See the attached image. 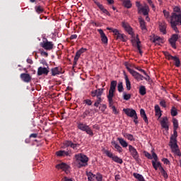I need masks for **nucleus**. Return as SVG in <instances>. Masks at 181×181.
I'll return each instance as SVG.
<instances>
[{
	"mask_svg": "<svg viewBox=\"0 0 181 181\" xmlns=\"http://www.w3.org/2000/svg\"><path fill=\"white\" fill-rule=\"evenodd\" d=\"M101 105L102 106L99 108H100V111H102V112H104V111H105V110H107V105L103 104Z\"/></svg>",
	"mask_w": 181,
	"mask_h": 181,
	"instance_id": "nucleus-55",
	"label": "nucleus"
},
{
	"mask_svg": "<svg viewBox=\"0 0 181 181\" xmlns=\"http://www.w3.org/2000/svg\"><path fill=\"white\" fill-rule=\"evenodd\" d=\"M107 30H112V33H114L115 36L116 37L117 35H119V31L117 29H114L111 28H107Z\"/></svg>",
	"mask_w": 181,
	"mask_h": 181,
	"instance_id": "nucleus-46",
	"label": "nucleus"
},
{
	"mask_svg": "<svg viewBox=\"0 0 181 181\" xmlns=\"http://www.w3.org/2000/svg\"><path fill=\"white\" fill-rule=\"evenodd\" d=\"M35 11L37 12V13H43V8L40 6H35Z\"/></svg>",
	"mask_w": 181,
	"mask_h": 181,
	"instance_id": "nucleus-48",
	"label": "nucleus"
},
{
	"mask_svg": "<svg viewBox=\"0 0 181 181\" xmlns=\"http://www.w3.org/2000/svg\"><path fill=\"white\" fill-rule=\"evenodd\" d=\"M135 69L138 70L141 73H143V74L146 75V71H145V70L141 69L140 67H136Z\"/></svg>",
	"mask_w": 181,
	"mask_h": 181,
	"instance_id": "nucleus-56",
	"label": "nucleus"
},
{
	"mask_svg": "<svg viewBox=\"0 0 181 181\" xmlns=\"http://www.w3.org/2000/svg\"><path fill=\"white\" fill-rule=\"evenodd\" d=\"M41 64H43V66H46L47 67H49V65L47 64V62H46V59H42L40 62Z\"/></svg>",
	"mask_w": 181,
	"mask_h": 181,
	"instance_id": "nucleus-57",
	"label": "nucleus"
},
{
	"mask_svg": "<svg viewBox=\"0 0 181 181\" xmlns=\"http://www.w3.org/2000/svg\"><path fill=\"white\" fill-rule=\"evenodd\" d=\"M88 160L89 158L86 156V154L78 153L75 155V163L79 168L88 166Z\"/></svg>",
	"mask_w": 181,
	"mask_h": 181,
	"instance_id": "nucleus-2",
	"label": "nucleus"
},
{
	"mask_svg": "<svg viewBox=\"0 0 181 181\" xmlns=\"http://www.w3.org/2000/svg\"><path fill=\"white\" fill-rule=\"evenodd\" d=\"M86 51H87V49L82 47L78 52H79L81 53V54H83V53H84Z\"/></svg>",
	"mask_w": 181,
	"mask_h": 181,
	"instance_id": "nucleus-60",
	"label": "nucleus"
},
{
	"mask_svg": "<svg viewBox=\"0 0 181 181\" xmlns=\"http://www.w3.org/2000/svg\"><path fill=\"white\" fill-rule=\"evenodd\" d=\"M173 60L175 62L176 67H180V59L177 57L175 56Z\"/></svg>",
	"mask_w": 181,
	"mask_h": 181,
	"instance_id": "nucleus-41",
	"label": "nucleus"
},
{
	"mask_svg": "<svg viewBox=\"0 0 181 181\" xmlns=\"http://www.w3.org/2000/svg\"><path fill=\"white\" fill-rule=\"evenodd\" d=\"M104 93V88H98L90 92L91 97H96L97 100L94 103V107H98V106L103 103V98H101V95H103Z\"/></svg>",
	"mask_w": 181,
	"mask_h": 181,
	"instance_id": "nucleus-3",
	"label": "nucleus"
},
{
	"mask_svg": "<svg viewBox=\"0 0 181 181\" xmlns=\"http://www.w3.org/2000/svg\"><path fill=\"white\" fill-rule=\"evenodd\" d=\"M56 155L57 156H70V155H71V151H66L60 150L56 152Z\"/></svg>",
	"mask_w": 181,
	"mask_h": 181,
	"instance_id": "nucleus-20",
	"label": "nucleus"
},
{
	"mask_svg": "<svg viewBox=\"0 0 181 181\" xmlns=\"http://www.w3.org/2000/svg\"><path fill=\"white\" fill-rule=\"evenodd\" d=\"M172 117H176L177 115V109L175 106H173L170 110Z\"/></svg>",
	"mask_w": 181,
	"mask_h": 181,
	"instance_id": "nucleus-42",
	"label": "nucleus"
},
{
	"mask_svg": "<svg viewBox=\"0 0 181 181\" xmlns=\"http://www.w3.org/2000/svg\"><path fill=\"white\" fill-rule=\"evenodd\" d=\"M41 46L45 49V50H52L53 49V42H49V41H43L42 42L40 43Z\"/></svg>",
	"mask_w": 181,
	"mask_h": 181,
	"instance_id": "nucleus-12",
	"label": "nucleus"
},
{
	"mask_svg": "<svg viewBox=\"0 0 181 181\" xmlns=\"http://www.w3.org/2000/svg\"><path fill=\"white\" fill-rule=\"evenodd\" d=\"M170 146L173 153L177 156H181L180 150H179L177 145V130L173 129V134L170 138Z\"/></svg>",
	"mask_w": 181,
	"mask_h": 181,
	"instance_id": "nucleus-1",
	"label": "nucleus"
},
{
	"mask_svg": "<svg viewBox=\"0 0 181 181\" xmlns=\"http://www.w3.org/2000/svg\"><path fill=\"white\" fill-rule=\"evenodd\" d=\"M129 152H130V155L132 156L134 160H136V162H139V153L134 146L129 145Z\"/></svg>",
	"mask_w": 181,
	"mask_h": 181,
	"instance_id": "nucleus-8",
	"label": "nucleus"
},
{
	"mask_svg": "<svg viewBox=\"0 0 181 181\" xmlns=\"http://www.w3.org/2000/svg\"><path fill=\"white\" fill-rule=\"evenodd\" d=\"M76 37H77V35L74 34V35H71L70 40H73L76 39Z\"/></svg>",
	"mask_w": 181,
	"mask_h": 181,
	"instance_id": "nucleus-64",
	"label": "nucleus"
},
{
	"mask_svg": "<svg viewBox=\"0 0 181 181\" xmlns=\"http://www.w3.org/2000/svg\"><path fill=\"white\" fill-rule=\"evenodd\" d=\"M166 28H167L166 23L163 22L159 23L160 32L163 33V35H166Z\"/></svg>",
	"mask_w": 181,
	"mask_h": 181,
	"instance_id": "nucleus-23",
	"label": "nucleus"
},
{
	"mask_svg": "<svg viewBox=\"0 0 181 181\" xmlns=\"http://www.w3.org/2000/svg\"><path fill=\"white\" fill-rule=\"evenodd\" d=\"M173 129L177 130L179 128V122L177 121V119L173 118Z\"/></svg>",
	"mask_w": 181,
	"mask_h": 181,
	"instance_id": "nucleus-38",
	"label": "nucleus"
},
{
	"mask_svg": "<svg viewBox=\"0 0 181 181\" xmlns=\"http://www.w3.org/2000/svg\"><path fill=\"white\" fill-rule=\"evenodd\" d=\"M91 112L90 109L86 110L82 115V117L84 119L86 118L88 115H90V113Z\"/></svg>",
	"mask_w": 181,
	"mask_h": 181,
	"instance_id": "nucleus-49",
	"label": "nucleus"
},
{
	"mask_svg": "<svg viewBox=\"0 0 181 181\" xmlns=\"http://www.w3.org/2000/svg\"><path fill=\"white\" fill-rule=\"evenodd\" d=\"M111 144H112V145H113V146L116 149L117 152H119V153H122V147H121V146H119V144H118V143H117V141L113 140L111 141Z\"/></svg>",
	"mask_w": 181,
	"mask_h": 181,
	"instance_id": "nucleus-24",
	"label": "nucleus"
},
{
	"mask_svg": "<svg viewBox=\"0 0 181 181\" xmlns=\"http://www.w3.org/2000/svg\"><path fill=\"white\" fill-rule=\"evenodd\" d=\"M122 28H124V30L129 33L131 36H134V30L131 28V25L128 23L123 22Z\"/></svg>",
	"mask_w": 181,
	"mask_h": 181,
	"instance_id": "nucleus-14",
	"label": "nucleus"
},
{
	"mask_svg": "<svg viewBox=\"0 0 181 181\" xmlns=\"http://www.w3.org/2000/svg\"><path fill=\"white\" fill-rule=\"evenodd\" d=\"M141 12L144 16H148V15H149V8L148 6L139 8L138 13H141Z\"/></svg>",
	"mask_w": 181,
	"mask_h": 181,
	"instance_id": "nucleus-22",
	"label": "nucleus"
},
{
	"mask_svg": "<svg viewBox=\"0 0 181 181\" xmlns=\"http://www.w3.org/2000/svg\"><path fill=\"white\" fill-rule=\"evenodd\" d=\"M160 173L162 176H163L164 179H168V173H166V171L165 170L164 168H163V167H160Z\"/></svg>",
	"mask_w": 181,
	"mask_h": 181,
	"instance_id": "nucleus-43",
	"label": "nucleus"
},
{
	"mask_svg": "<svg viewBox=\"0 0 181 181\" xmlns=\"http://www.w3.org/2000/svg\"><path fill=\"white\" fill-rule=\"evenodd\" d=\"M112 160L114 162H115L116 163H119V165H122L123 163V160H122V158H120L119 157H118L117 156H114V157L112 158Z\"/></svg>",
	"mask_w": 181,
	"mask_h": 181,
	"instance_id": "nucleus-37",
	"label": "nucleus"
},
{
	"mask_svg": "<svg viewBox=\"0 0 181 181\" xmlns=\"http://www.w3.org/2000/svg\"><path fill=\"white\" fill-rule=\"evenodd\" d=\"M133 176L134 177H135V179H137V180L139 181H146L145 180L144 176L139 173H133Z\"/></svg>",
	"mask_w": 181,
	"mask_h": 181,
	"instance_id": "nucleus-30",
	"label": "nucleus"
},
{
	"mask_svg": "<svg viewBox=\"0 0 181 181\" xmlns=\"http://www.w3.org/2000/svg\"><path fill=\"white\" fill-rule=\"evenodd\" d=\"M20 77L22 80V81H24V83H30L32 81V76L29 74H21L20 75Z\"/></svg>",
	"mask_w": 181,
	"mask_h": 181,
	"instance_id": "nucleus-15",
	"label": "nucleus"
},
{
	"mask_svg": "<svg viewBox=\"0 0 181 181\" xmlns=\"http://www.w3.org/2000/svg\"><path fill=\"white\" fill-rule=\"evenodd\" d=\"M143 153L144 156L147 158V159H150V160L153 159V160H155L156 162H158V155L156 154V153H155V151H153V149L151 151V153H149V152L146 151H144Z\"/></svg>",
	"mask_w": 181,
	"mask_h": 181,
	"instance_id": "nucleus-9",
	"label": "nucleus"
},
{
	"mask_svg": "<svg viewBox=\"0 0 181 181\" xmlns=\"http://www.w3.org/2000/svg\"><path fill=\"white\" fill-rule=\"evenodd\" d=\"M140 115L141 118H143L144 122L147 124H149V122L148 121V117L146 116V113L145 112V110L141 109L140 110Z\"/></svg>",
	"mask_w": 181,
	"mask_h": 181,
	"instance_id": "nucleus-25",
	"label": "nucleus"
},
{
	"mask_svg": "<svg viewBox=\"0 0 181 181\" xmlns=\"http://www.w3.org/2000/svg\"><path fill=\"white\" fill-rule=\"evenodd\" d=\"M105 153L106 156H107L108 158H110V159H112L114 158V156H115L111 151H110L108 150H105Z\"/></svg>",
	"mask_w": 181,
	"mask_h": 181,
	"instance_id": "nucleus-44",
	"label": "nucleus"
},
{
	"mask_svg": "<svg viewBox=\"0 0 181 181\" xmlns=\"http://www.w3.org/2000/svg\"><path fill=\"white\" fill-rule=\"evenodd\" d=\"M124 80L126 81V88L129 91L131 90V81H129V78H128V76H124Z\"/></svg>",
	"mask_w": 181,
	"mask_h": 181,
	"instance_id": "nucleus-35",
	"label": "nucleus"
},
{
	"mask_svg": "<svg viewBox=\"0 0 181 181\" xmlns=\"http://www.w3.org/2000/svg\"><path fill=\"white\" fill-rule=\"evenodd\" d=\"M124 66L127 70L129 71V73H130V74L133 76V74L135 73L136 71L130 68L131 65L128 62H125Z\"/></svg>",
	"mask_w": 181,
	"mask_h": 181,
	"instance_id": "nucleus-33",
	"label": "nucleus"
},
{
	"mask_svg": "<svg viewBox=\"0 0 181 181\" xmlns=\"http://www.w3.org/2000/svg\"><path fill=\"white\" fill-rule=\"evenodd\" d=\"M175 57L172 56V54H169V55L165 58L167 60H173Z\"/></svg>",
	"mask_w": 181,
	"mask_h": 181,
	"instance_id": "nucleus-61",
	"label": "nucleus"
},
{
	"mask_svg": "<svg viewBox=\"0 0 181 181\" xmlns=\"http://www.w3.org/2000/svg\"><path fill=\"white\" fill-rule=\"evenodd\" d=\"M64 146L65 148H71L74 151H78V148H80V144L76 141H72L70 140H66L64 142Z\"/></svg>",
	"mask_w": 181,
	"mask_h": 181,
	"instance_id": "nucleus-7",
	"label": "nucleus"
},
{
	"mask_svg": "<svg viewBox=\"0 0 181 181\" xmlns=\"http://www.w3.org/2000/svg\"><path fill=\"white\" fill-rule=\"evenodd\" d=\"M170 23L171 25V28L176 33H179V30L177 29V25H181V20H173L170 19Z\"/></svg>",
	"mask_w": 181,
	"mask_h": 181,
	"instance_id": "nucleus-10",
	"label": "nucleus"
},
{
	"mask_svg": "<svg viewBox=\"0 0 181 181\" xmlns=\"http://www.w3.org/2000/svg\"><path fill=\"white\" fill-rule=\"evenodd\" d=\"M160 105H161V107H163V108H166V101L165 100H161L160 102Z\"/></svg>",
	"mask_w": 181,
	"mask_h": 181,
	"instance_id": "nucleus-59",
	"label": "nucleus"
},
{
	"mask_svg": "<svg viewBox=\"0 0 181 181\" xmlns=\"http://www.w3.org/2000/svg\"><path fill=\"white\" fill-rule=\"evenodd\" d=\"M43 74L45 76H47V74H49V66H47V67L40 66L37 69V76H43Z\"/></svg>",
	"mask_w": 181,
	"mask_h": 181,
	"instance_id": "nucleus-13",
	"label": "nucleus"
},
{
	"mask_svg": "<svg viewBox=\"0 0 181 181\" xmlns=\"http://www.w3.org/2000/svg\"><path fill=\"white\" fill-rule=\"evenodd\" d=\"M77 128L80 129V131H83V132H86L89 136H94V132L90 126L84 124L83 122L77 123Z\"/></svg>",
	"mask_w": 181,
	"mask_h": 181,
	"instance_id": "nucleus-6",
	"label": "nucleus"
},
{
	"mask_svg": "<svg viewBox=\"0 0 181 181\" xmlns=\"http://www.w3.org/2000/svg\"><path fill=\"white\" fill-rule=\"evenodd\" d=\"M151 163L155 170H158V168H159V170H160V168H162V164L160 163V162L159 161L158 162V160L156 161L154 160H152Z\"/></svg>",
	"mask_w": 181,
	"mask_h": 181,
	"instance_id": "nucleus-27",
	"label": "nucleus"
},
{
	"mask_svg": "<svg viewBox=\"0 0 181 181\" xmlns=\"http://www.w3.org/2000/svg\"><path fill=\"white\" fill-rule=\"evenodd\" d=\"M30 138H37V134L33 133L30 135Z\"/></svg>",
	"mask_w": 181,
	"mask_h": 181,
	"instance_id": "nucleus-63",
	"label": "nucleus"
},
{
	"mask_svg": "<svg viewBox=\"0 0 181 181\" xmlns=\"http://www.w3.org/2000/svg\"><path fill=\"white\" fill-rule=\"evenodd\" d=\"M124 8L129 9L132 7V4H131V0H122Z\"/></svg>",
	"mask_w": 181,
	"mask_h": 181,
	"instance_id": "nucleus-31",
	"label": "nucleus"
},
{
	"mask_svg": "<svg viewBox=\"0 0 181 181\" xmlns=\"http://www.w3.org/2000/svg\"><path fill=\"white\" fill-rule=\"evenodd\" d=\"M161 160H162V162H163V163L165 165H169L170 163V161H169V160L168 158H162Z\"/></svg>",
	"mask_w": 181,
	"mask_h": 181,
	"instance_id": "nucleus-54",
	"label": "nucleus"
},
{
	"mask_svg": "<svg viewBox=\"0 0 181 181\" xmlns=\"http://www.w3.org/2000/svg\"><path fill=\"white\" fill-rule=\"evenodd\" d=\"M123 112L127 117H129L130 118H133V121L135 124V125H138L139 121H138V114H136V111L134 109L131 108H124L123 109Z\"/></svg>",
	"mask_w": 181,
	"mask_h": 181,
	"instance_id": "nucleus-5",
	"label": "nucleus"
},
{
	"mask_svg": "<svg viewBox=\"0 0 181 181\" xmlns=\"http://www.w3.org/2000/svg\"><path fill=\"white\" fill-rule=\"evenodd\" d=\"M132 76L136 81H142V80H145L146 77L144 76L141 75V74L138 73L136 71H134L133 74Z\"/></svg>",
	"mask_w": 181,
	"mask_h": 181,
	"instance_id": "nucleus-21",
	"label": "nucleus"
},
{
	"mask_svg": "<svg viewBox=\"0 0 181 181\" xmlns=\"http://www.w3.org/2000/svg\"><path fill=\"white\" fill-rule=\"evenodd\" d=\"M95 177L97 181H103V175L100 173H97Z\"/></svg>",
	"mask_w": 181,
	"mask_h": 181,
	"instance_id": "nucleus-50",
	"label": "nucleus"
},
{
	"mask_svg": "<svg viewBox=\"0 0 181 181\" xmlns=\"http://www.w3.org/2000/svg\"><path fill=\"white\" fill-rule=\"evenodd\" d=\"M60 68L59 67H54L52 68L51 69V74L52 76H58L59 74H60Z\"/></svg>",
	"mask_w": 181,
	"mask_h": 181,
	"instance_id": "nucleus-28",
	"label": "nucleus"
},
{
	"mask_svg": "<svg viewBox=\"0 0 181 181\" xmlns=\"http://www.w3.org/2000/svg\"><path fill=\"white\" fill-rule=\"evenodd\" d=\"M140 95H145L146 94V88L145 86H141L139 88Z\"/></svg>",
	"mask_w": 181,
	"mask_h": 181,
	"instance_id": "nucleus-36",
	"label": "nucleus"
},
{
	"mask_svg": "<svg viewBox=\"0 0 181 181\" xmlns=\"http://www.w3.org/2000/svg\"><path fill=\"white\" fill-rule=\"evenodd\" d=\"M80 56H81V54L79 52V51H77L74 59L73 67H74L75 66H77V62H78V59H80Z\"/></svg>",
	"mask_w": 181,
	"mask_h": 181,
	"instance_id": "nucleus-29",
	"label": "nucleus"
},
{
	"mask_svg": "<svg viewBox=\"0 0 181 181\" xmlns=\"http://www.w3.org/2000/svg\"><path fill=\"white\" fill-rule=\"evenodd\" d=\"M85 104H87V105H92L93 102L91 101V100L89 99H86L84 100Z\"/></svg>",
	"mask_w": 181,
	"mask_h": 181,
	"instance_id": "nucleus-58",
	"label": "nucleus"
},
{
	"mask_svg": "<svg viewBox=\"0 0 181 181\" xmlns=\"http://www.w3.org/2000/svg\"><path fill=\"white\" fill-rule=\"evenodd\" d=\"M123 136L124 138H127V139H128V141H131L132 142L135 141V138H134V135H132L131 134L124 133Z\"/></svg>",
	"mask_w": 181,
	"mask_h": 181,
	"instance_id": "nucleus-32",
	"label": "nucleus"
},
{
	"mask_svg": "<svg viewBox=\"0 0 181 181\" xmlns=\"http://www.w3.org/2000/svg\"><path fill=\"white\" fill-rule=\"evenodd\" d=\"M161 38L160 37H155L154 38L151 39V41L153 42V43H156L157 42H160Z\"/></svg>",
	"mask_w": 181,
	"mask_h": 181,
	"instance_id": "nucleus-53",
	"label": "nucleus"
},
{
	"mask_svg": "<svg viewBox=\"0 0 181 181\" xmlns=\"http://www.w3.org/2000/svg\"><path fill=\"white\" fill-rule=\"evenodd\" d=\"M117 40H122V42H125V35L118 33V35L115 37Z\"/></svg>",
	"mask_w": 181,
	"mask_h": 181,
	"instance_id": "nucleus-40",
	"label": "nucleus"
},
{
	"mask_svg": "<svg viewBox=\"0 0 181 181\" xmlns=\"http://www.w3.org/2000/svg\"><path fill=\"white\" fill-rule=\"evenodd\" d=\"M117 90L119 93H122L124 91V86L122 82H119L118 86H117Z\"/></svg>",
	"mask_w": 181,
	"mask_h": 181,
	"instance_id": "nucleus-45",
	"label": "nucleus"
},
{
	"mask_svg": "<svg viewBox=\"0 0 181 181\" xmlns=\"http://www.w3.org/2000/svg\"><path fill=\"white\" fill-rule=\"evenodd\" d=\"M94 4L97 5V6L99 8L100 11H103V13H105V15H107V16H111V13H110V12L104 8V6L100 4V2L95 1Z\"/></svg>",
	"mask_w": 181,
	"mask_h": 181,
	"instance_id": "nucleus-18",
	"label": "nucleus"
},
{
	"mask_svg": "<svg viewBox=\"0 0 181 181\" xmlns=\"http://www.w3.org/2000/svg\"><path fill=\"white\" fill-rule=\"evenodd\" d=\"M98 32L100 35V37L103 43H104L105 45H107V43H108V38L107 37V35H105V33H104L103 29H98Z\"/></svg>",
	"mask_w": 181,
	"mask_h": 181,
	"instance_id": "nucleus-17",
	"label": "nucleus"
},
{
	"mask_svg": "<svg viewBox=\"0 0 181 181\" xmlns=\"http://www.w3.org/2000/svg\"><path fill=\"white\" fill-rule=\"evenodd\" d=\"M109 107L110 108H112V112H114V114H118V112L117 111V108L115 107V106H114V103H112V105H110V103H109Z\"/></svg>",
	"mask_w": 181,
	"mask_h": 181,
	"instance_id": "nucleus-52",
	"label": "nucleus"
},
{
	"mask_svg": "<svg viewBox=\"0 0 181 181\" xmlns=\"http://www.w3.org/2000/svg\"><path fill=\"white\" fill-rule=\"evenodd\" d=\"M163 13L165 18V19H168L169 21V18H170V13L166 10H163Z\"/></svg>",
	"mask_w": 181,
	"mask_h": 181,
	"instance_id": "nucleus-47",
	"label": "nucleus"
},
{
	"mask_svg": "<svg viewBox=\"0 0 181 181\" xmlns=\"http://www.w3.org/2000/svg\"><path fill=\"white\" fill-rule=\"evenodd\" d=\"M169 120L168 119V117H165L163 118V119L160 121V125L162 128L165 129V131H169Z\"/></svg>",
	"mask_w": 181,
	"mask_h": 181,
	"instance_id": "nucleus-16",
	"label": "nucleus"
},
{
	"mask_svg": "<svg viewBox=\"0 0 181 181\" xmlns=\"http://www.w3.org/2000/svg\"><path fill=\"white\" fill-rule=\"evenodd\" d=\"M139 22L140 23L141 30H146V25L145 24V20L142 18H139Z\"/></svg>",
	"mask_w": 181,
	"mask_h": 181,
	"instance_id": "nucleus-34",
	"label": "nucleus"
},
{
	"mask_svg": "<svg viewBox=\"0 0 181 181\" xmlns=\"http://www.w3.org/2000/svg\"><path fill=\"white\" fill-rule=\"evenodd\" d=\"M154 108H155L156 112H158L159 111H160V107L158 105H155Z\"/></svg>",
	"mask_w": 181,
	"mask_h": 181,
	"instance_id": "nucleus-62",
	"label": "nucleus"
},
{
	"mask_svg": "<svg viewBox=\"0 0 181 181\" xmlns=\"http://www.w3.org/2000/svg\"><path fill=\"white\" fill-rule=\"evenodd\" d=\"M117 141L122 148H127V146H129V145H128V142H127V141H125L123 138L119 137L117 138Z\"/></svg>",
	"mask_w": 181,
	"mask_h": 181,
	"instance_id": "nucleus-26",
	"label": "nucleus"
},
{
	"mask_svg": "<svg viewBox=\"0 0 181 181\" xmlns=\"http://www.w3.org/2000/svg\"><path fill=\"white\" fill-rule=\"evenodd\" d=\"M86 175L88 176V181H95L94 180V177H95V175L93 174V173H91V172L87 173Z\"/></svg>",
	"mask_w": 181,
	"mask_h": 181,
	"instance_id": "nucleus-39",
	"label": "nucleus"
},
{
	"mask_svg": "<svg viewBox=\"0 0 181 181\" xmlns=\"http://www.w3.org/2000/svg\"><path fill=\"white\" fill-rule=\"evenodd\" d=\"M117 81H112L110 83L109 93L107 95V98L110 105H112V104H113L112 98H114L115 90L117 88Z\"/></svg>",
	"mask_w": 181,
	"mask_h": 181,
	"instance_id": "nucleus-4",
	"label": "nucleus"
},
{
	"mask_svg": "<svg viewBox=\"0 0 181 181\" xmlns=\"http://www.w3.org/2000/svg\"><path fill=\"white\" fill-rule=\"evenodd\" d=\"M123 98L126 101H128V100L131 99V94H127V93H123Z\"/></svg>",
	"mask_w": 181,
	"mask_h": 181,
	"instance_id": "nucleus-51",
	"label": "nucleus"
},
{
	"mask_svg": "<svg viewBox=\"0 0 181 181\" xmlns=\"http://www.w3.org/2000/svg\"><path fill=\"white\" fill-rule=\"evenodd\" d=\"M57 169H61L62 170H64V172H66L67 173V170L70 168V166L67 165L66 163H62L56 165Z\"/></svg>",
	"mask_w": 181,
	"mask_h": 181,
	"instance_id": "nucleus-19",
	"label": "nucleus"
},
{
	"mask_svg": "<svg viewBox=\"0 0 181 181\" xmlns=\"http://www.w3.org/2000/svg\"><path fill=\"white\" fill-rule=\"evenodd\" d=\"M179 39V35L173 34L171 37L169 39L170 44L171 45L173 49H176V42H177Z\"/></svg>",
	"mask_w": 181,
	"mask_h": 181,
	"instance_id": "nucleus-11",
	"label": "nucleus"
}]
</instances>
